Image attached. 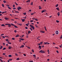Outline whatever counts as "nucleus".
Returning a JSON list of instances; mask_svg holds the SVG:
<instances>
[{"instance_id":"a211bd4d","label":"nucleus","mask_w":62,"mask_h":62,"mask_svg":"<svg viewBox=\"0 0 62 62\" xmlns=\"http://www.w3.org/2000/svg\"><path fill=\"white\" fill-rule=\"evenodd\" d=\"M45 53V51H43L42 50V54H43V53Z\"/></svg>"},{"instance_id":"f3484780","label":"nucleus","mask_w":62,"mask_h":62,"mask_svg":"<svg viewBox=\"0 0 62 62\" xmlns=\"http://www.w3.org/2000/svg\"><path fill=\"white\" fill-rule=\"evenodd\" d=\"M2 48H3V46H1L0 47V49L1 50V49H2Z\"/></svg>"},{"instance_id":"774afa93","label":"nucleus","mask_w":62,"mask_h":62,"mask_svg":"<svg viewBox=\"0 0 62 62\" xmlns=\"http://www.w3.org/2000/svg\"><path fill=\"white\" fill-rule=\"evenodd\" d=\"M23 55H24V56H26V54H23Z\"/></svg>"},{"instance_id":"2f4dec72","label":"nucleus","mask_w":62,"mask_h":62,"mask_svg":"<svg viewBox=\"0 0 62 62\" xmlns=\"http://www.w3.org/2000/svg\"><path fill=\"white\" fill-rule=\"evenodd\" d=\"M32 52L33 53H34V50L32 49L31 50Z\"/></svg>"},{"instance_id":"de8ad7c7","label":"nucleus","mask_w":62,"mask_h":62,"mask_svg":"<svg viewBox=\"0 0 62 62\" xmlns=\"http://www.w3.org/2000/svg\"><path fill=\"white\" fill-rule=\"evenodd\" d=\"M33 4V2H32L31 3V5H32Z\"/></svg>"},{"instance_id":"4be33fe9","label":"nucleus","mask_w":62,"mask_h":62,"mask_svg":"<svg viewBox=\"0 0 62 62\" xmlns=\"http://www.w3.org/2000/svg\"><path fill=\"white\" fill-rule=\"evenodd\" d=\"M44 12H45V10H43L41 12L42 13H43Z\"/></svg>"},{"instance_id":"13d9d810","label":"nucleus","mask_w":62,"mask_h":62,"mask_svg":"<svg viewBox=\"0 0 62 62\" xmlns=\"http://www.w3.org/2000/svg\"><path fill=\"white\" fill-rule=\"evenodd\" d=\"M57 53H59V52H58V51L57 50L56 51Z\"/></svg>"},{"instance_id":"2eb2a0df","label":"nucleus","mask_w":62,"mask_h":62,"mask_svg":"<svg viewBox=\"0 0 62 62\" xmlns=\"http://www.w3.org/2000/svg\"><path fill=\"white\" fill-rule=\"evenodd\" d=\"M4 13H7V11H6L5 12H3L2 13H1L2 14H3Z\"/></svg>"},{"instance_id":"69168bd1","label":"nucleus","mask_w":62,"mask_h":62,"mask_svg":"<svg viewBox=\"0 0 62 62\" xmlns=\"http://www.w3.org/2000/svg\"><path fill=\"white\" fill-rule=\"evenodd\" d=\"M3 44L4 45H5V44L4 43H3Z\"/></svg>"},{"instance_id":"7c9ffc66","label":"nucleus","mask_w":62,"mask_h":62,"mask_svg":"<svg viewBox=\"0 0 62 62\" xmlns=\"http://www.w3.org/2000/svg\"><path fill=\"white\" fill-rule=\"evenodd\" d=\"M47 43H48V42H45L44 43V44H47Z\"/></svg>"},{"instance_id":"393cba45","label":"nucleus","mask_w":62,"mask_h":62,"mask_svg":"<svg viewBox=\"0 0 62 62\" xmlns=\"http://www.w3.org/2000/svg\"><path fill=\"white\" fill-rule=\"evenodd\" d=\"M20 60V59H19V58H18L16 59V60Z\"/></svg>"},{"instance_id":"5fc2aeb1","label":"nucleus","mask_w":62,"mask_h":62,"mask_svg":"<svg viewBox=\"0 0 62 62\" xmlns=\"http://www.w3.org/2000/svg\"><path fill=\"white\" fill-rule=\"evenodd\" d=\"M25 28L26 29H28V28H27V27H25Z\"/></svg>"},{"instance_id":"9b49d317","label":"nucleus","mask_w":62,"mask_h":62,"mask_svg":"<svg viewBox=\"0 0 62 62\" xmlns=\"http://www.w3.org/2000/svg\"><path fill=\"white\" fill-rule=\"evenodd\" d=\"M44 28H45V29L46 30V31H47V29H46V27L45 26H44Z\"/></svg>"},{"instance_id":"6ab92c4d","label":"nucleus","mask_w":62,"mask_h":62,"mask_svg":"<svg viewBox=\"0 0 62 62\" xmlns=\"http://www.w3.org/2000/svg\"><path fill=\"white\" fill-rule=\"evenodd\" d=\"M11 25H12V26H15V25L13 23H11Z\"/></svg>"},{"instance_id":"58836bf2","label":"nucleus","mask_w":62,"mask_h":62,"mask_svg":"<svg viewBox=\"0 0 62 62\" xmlns=\"http://www.w3.org/2000/svg\"><path fill=\"white\" fill-rule=\"evenodd\" d=\"M3 2L4 3H6V1L5 0H4L3 1Z\"/></svg>"},{"instance_id":"4c0bfd02","label":"nucleus","mask_w":62,"mask_h":62,"mask_svg":"<svg viewBox=\"0 0 62 62\" xmlns=\"http://www.w3.org/2000/svg\"><path fill=\"white\" fill-rule=\"evenodd\" d=\"M6 41H7V42H8L9 41H8V39H7L6 40Z\"/></svg>"},{"instance_id":"f257e3e1","label":"nucleus","mask_w":62,"mask_h":62,"mask_svg":"<svg viewBox=\"0 0 62 62\" xmlns=\"http://www.w3.org/2000/svg\"><path fill=\"white\" fill-rule=\"evenodd\" d=\"M30 27H31V28H32L33 30H34V29H35V27H34L33 26L31 25H30Z\"/></svg>"},{"instance_id":"6e6552de","label":"nucleus","mask_w":62,"mask_h":62,"mask_svg":"<svg viewBox=\"0 0 62 62\" xmlns=\"http://www.w3.org/2000/svg\"><path fill=\"white\" fill-rule=\"evenodd\" d=\"M39 48L40 49H41V46H39Z\"/></svg>"},{"instance_id":"8fccbe9b","label":"nucleus","mask_w":62,"mask_h":62,"mask_svg":"<svg viewBox=\"0 0 62 62\" xmlns=\"http://www.w3.org/2000/svg\"><path fill=\"white\" fill-rule=\"evenodd\" d=\"M42 50H41L39 52V53H42Z\"/></svg>"},{"instance_id":"7ed1b4c3","label":"nucleus","mask_w":62,"mask_h":62,"mask_svg":"<svg viewBox=\"0 0 62 62\" xmlns=\"http://www.w3.org/2000/svg\"><path fill=\"white\" fill-rule=\"evenodd\" d=\"M59 33V32H58V31H55L56 34V35H58Z\"/></svg>"},{"instance_id":"c9c22d12","label":"nucleus","mask_w":62,"mask_h":62,"mask_svg":"<svg viewBox=\"0 0 62 62\" xmlns=\"http://www.w3.org/2000/svg\"><path fill=\"white\" fill-rule=\"evenodd\" d=\"M33 56H34V57H36V55H35V54L33 55Z\"/></svg>"},{"instance_id":"052dcab7","label":"nucleus","mask_w":62,"mask_h":62,"mask_svg":"<svg viewBox=\"0 0 62 62\" xmlns=\"http://www.w3.org/2000/svg\"><path fill=\"white\" fill-rule=\"evenodd\" d=\"M30 29L31 30V31H32V28H30Z\"/></svg>"},{"instance_id":"9d476101","label":"nucleus","mask_w":62,"mask_h":62,"mask_svg":"<svg viewBox=\"0 0 62 62\" xmlns=\"http://www.w3.org/2000/svg\"><path fill=\"white\" fill-rule=\"evenodd\" d=\"M40 32H41V33H44L45 32L44 31H40Z\"/></svg>"},{"instance_id":"412c9836","label":"nucleus","mask_w":62,"mask_h":62,"mask_svg":"<svg viewBox=\"0 0 62 62\" xmlns=\"http://www.w3.org/2000/svg\"><path fill=\"white\" fill-rule=\"evenodd\" d=\"M19 24L20 25V26H22V23H19Z\"/></svg>"},{"instance_id":"603ef678","label":"nucleus","mask_w":62,"mask_h":62,"mask_svg":"<svg viewBox=\"0 0 62 62\" xmlns=\"http://www.w3.org/2000/svg\"><path fill=\"white\" fill-rule=\"evenodd\" d=\"M8 24H5V25H8Z\"/></svg>"},{"instance_id":"aec40b11","label":"nucleus","mask_w":62,"mask_h":62,"mask_svg":"<svg viewBox=\"0 0 62 62\" xmlns=\"http://www.w3.org/2000/svg\"><path fill=\"white\" fill-rule=\"evenodd\" d=\"M19 39L22 40H24V39H22V38H20Z\"/></svg>"},{"instance_id":"338daca9","label":"nucleus","mask_w":62,"mask_h":62,"mask_svg":"<svg viewBox=\"0 0 62 62\" xmlns=\"http://www.w3.org/2000/svg\"><path fill=\"white\" fill-rule=\"evenodd\" d=\"M33 61H29V62H33Z\"/></svg>"},{"instance_id":"4468645a","label":"nucleus","mask_w":62,"mask_h":62,"mask_svg":"<svg viewBox=\"0 0 62 62\" xmlns=\"http://www.w3.org/2000/svg\"><path fill=\"white\" fill-rule=\"evenodd\" d=\"M1 26H5V25L4 24H2L1 25Z\"/></svg>"},{"instance_id":"72a5a7b5","label":"nucleus","mask_w":62,"mask_h":62,"mask_svg":"<svg viewBox=\"0 0 62 62\" xmlns=\"http://www.w3.org/2000/svg\"><path fill=\"white\" fill-rule=\"evenodd\" d=\"M56 9H57V10H59V8H56Z\"/></svg>"},{"instance_id":"c85d7f7f","label":"nucleus","mask_w":62,"mask_h":62,"mask_svg":"<svg viewBox=\"0 0 62 62\" xmlns=\"http://www.w3.org/2000/svg\"><path fill=\"white\" fill-rule=\"evenodd\" d=\"M12 39L13 40H15V39L14 38H12Z\"/></svg>"},{"instance_id":"79ce46f5","label":"nucleus","mask_w":62,"mask_h":62,"mask_svg":"<svg viewBox=\"0 0 62 62\" xmlns=\"http://www.w3.org/2000/svg\"><path fill=\"white\" fill-rule=\"evenodd\" d=\"M2 6L3 7H4V4H2Z\"/></svg>"},{"instance_id":"bf43d9fd","label":"nucleus","mask_w":62,"mask_h":62,"mask_svg":"<svg viewBox=\"0 0 62 62\" xmlns=\"http://www.w3.org/2000/svg\"><path fill=\"white\" fill-rule=\"evenodd\" d=\"M26 25V26H27L28 27V25L27 24H25Z\"/></svg>"},{"instance_id":"3c124183","label":"nucleus","mask_w":62,"mask_h":62,"mask_svg":"<svg viewBox=\"0 0 62 62\" xmlns=\"http://www.w3.org/2000/svg\"><path fill=\"white\" fill-rule=\"evenodd\" d=\"M2 38H4V39H5V37L4 36H2Z\"/></svg>"},{"instance_id":"e2e57ef3","label":"nucleus","mask_w":62,"mask_h":62,"mask_svg":"<svg viewBox=\"0 0 62 62\" xmlns=\"http://www.w3.org/2000/svg\"><path fill=\"white\" fill-rule=\"evenodd\" d=\"M13 7H15V5H13Z\"/></svg>"},{"instance_id":"6e6d98bb","label":"nucleus","mask_w":62,"mask_h":62,"mask_svg":"<svg viewBox=\"0 0 62 62\" xmlns=\"http://www.w3.org/2000/svg\"><path fill=\"white\" fill-rule=\"evenodd\" d=\"M8 8L9 9H11V8H10V7H8Z\"/></svg>"},{"instance_id":"0e129e2a","label":"nucleus","mask_w":62,"mask_h":62,"mask_svg":"<svg viewBox=\"0 0 62 62\" xmlns=\"http://www.w3.org/2000/svg\"><path fill=\"white\" fill-rule=\"evenodd\" d=\"M15 4L16 5H18V4L16 2H15Z\"/></svg>"},{"instance_id":"1a4fd4ad","label":"nucleus","mask_w":62,"mask_h":62,"mask_svg":"<svg viewBox=\"0 0 62 62\" xmlns=\"http://www.w3.org/2000/svg\"><path fill=\"white\" fill-rule=\"evenodd\" d=\"M12 48V47L10 46H9L8 48L9 49H10Z\"/></svg>"},{"instance_id":"20e7f679","label":"nucleus","mask_w":62,"mask_h":62,"mask_svg":"<svg viewBox=\"0 0 62 62\" xmlns=\"http://www.w3.org/2000/svg\"><path fill=\"white\" fill-rule=\"evenodd\" d=\"M24 47V46L23 45H22V46L20 47V48H23Z\"/></svg>"},{"instance_id":"f704fd0d","label":"nucleus","mask_w":62,"mask_h":62,"mask_svg":"<svg viewBox=\"0 0 62 62\" xmlns=\"http://www.w3.org/2000/svg\"><path fill=\"white\" fill-rule=\"evenodd\" d=\"M43 43V42H40V44L41 45Z\"/></svg>"},{"instance_id":"a878e982","label":"nucleus","mask_w":62,"mask_h":62,"mask_svg":"<svg viewBox=\"0 0 62 62\" xmlns=\"http://www.w3.org/2000/svg\"><path fill=\"white\" fill-rule=\"evenodd\" d=\"M8 44H11V43L10 42H8Z\"/></svg>"},{"instance_id":"dca6fc26","label":"nucleus","mask_w":62,"mask_h":62,"mask_svg":"<svg viewBox=\"0 0 62 62\" xmlns=\"http://www.w3.org/2000/svg\"><path fill=\"white\" fill-rule=\"evenodd\" d=\"M22 22H23L25 21V19H22Z\"/></svg>"},{"instance_id":"bb28decb","label":"nucleus","mask_w":62,"mask_h":62,"mask_svg":"<svg viewBox=\"0 0 62 62\" xmlns=\"http://www.w3.org/2000/svg\"><path fill=\"white\" fill-rule=\"evenodd\" d=\"M14 27H15V28H18V27L17 26H16L15 25L14 26Z\"/></svg>"},{"instance_id":"09e8293b","label":"nucleus","mask_w":62,"mask_h":62,"mask_svg":"<svg viewBox=\"0 0 62 62\" xmlns=\"http://www.w3.org/2000/svg\"><path fill=\"white\" fill-rule=\"evenodd\" d=\"M34 19H35V20H36V21H38V20L37 19V18H36Z\"/></svg>"},{"instance_id":"b1692460","label":"nucleus","mask_w":62,"mask_h":62,"mask_svg":"<svg viewBox=\"0 0 62 62\" xmlns=\"http://www.w3.org/2000/svg\"><path fill=\"white\" fill-rule=\"evenodd\" d=\"M35 26L37 28H38V27H39L37 25H35Z\"/></svg>"},{"instance_id":"49530a36","label":"nucleus","mask_w":62,"mask_h":62,"mask_svg":"<svg viewBox=\"0 0 62 62\" xmlns=\"http://www.w3.org/2000/svg\"><path fill=\"white\" fill-rule=\"evenodd\" d=\"M26 13H23V14H24V15H26Z\"/></svg>"},{"instance_id":"a19ab883","label":"nucleus","mask_w":62,"mask_h":62,"mask_svg":"<svg viewBox=\"0 0 62 62\" xmlns=\"http://www.w3.org/2000/svg\"><path fill=\"white\" fill-rule=\"evenodd\" d=\"M6 6L7 7H9V5H6Z\"/></svg>"},{"instance_id":"f8f14e48","label":"nucleus","mask_w":62,"mask_h":62,"mask_svg":"<svg viewBox=\"0 0 62 62\" xmlns=\"http://www.w3.org/2000/svg\"><path fill=\"white\" fill-rule=\"evenodd\" d=\"M30 0H27L26 2H27L28 3H29L30 2Z\"/></svg>"},{"instance_id":"ea45409f","label":"nucleus","mask_w":62,"mask_h":62,"mask_svg":"<svg viewBox=\"0 0 62 62\" xmlns=\"http://www.w3.org/2000/svg\"><path fill=\"white\" fill-rule=\"evenodd\" d=\"M15 54V55H16V56H18V54H17V53H16Z\"/></svg>"},{"instance_id":"e433bc0d","label":"nucleus","mask_w":62,"mask_h":62,"mask_svg":"<svg viewBox=\"0 0 62 62\" xmlns=\"http://www.w3.org/2000/svg\"><path fill=\"white\" fill-rule=\"evenodd\" d=\"M58 4H57L55 6L56 7H58Z\"/></svg>"},{"instance_id":"37998d69","label":"nucleus","mask_w":62,"mask_h":62,"mask_svg":"<svg viewBox=\"0 0 62 62\" xmlns=\"http://www.w3.org/2000/svg\"><path fill=\"white\" fill-rule=\"evenodd\" d=\"M56 22H57V23H58L59 22V21H58V20H56Z\"/></svg>"},{"instance_id":"a18cd8bd","label":"nucleus","mask_w":62,"mask_h":62,"mask_svg":"<svg viewBox=\"0 0 62 62\" xmlns=\"http://www.w3.org/2000/svg\"><path fill=\"white\" fill-rule=\"evenodd\" d=\"M5 37H6V38H8V36H5Z\"/></svg>"},{"instance_id":"ddd939ff","label":"nucleus","mask_w":62,"mask_h":62,"mask_svg":"<svg viewBox=\"0 0 62 62\" xmlns=\"http://www.w3.org/2000/svg\"><path fill=\"white\" fill-rule=\"evenodd\" d=\"M19 36V34H17L16 36V38H17V37H18Z\"/></svg>"},{"instance_id":"5701e85b","label":"nucleus","mask_w":62,"mask_h":62,"mask_svg":"<svg viewBox=\"0 0 62 62\" xmlns=\"http://www.w3.org/2000/svg\"><path fill=\"white\" fill-rule=\"evenodd\" d=\"M11 55H8V56L9 57H11Z\"/></svg>"},{"instance_id":"0eeeda50","label":"nucleus","mask_w":62,"mask_h":62,"mask_svg":"<svg viewBox=\"0 0 62 62\" xmlns=\"http://www.w3.org/2000/svg\"><path fill=\"white\" fill-rule=\"evenodd\" d=\"M57 15L58 16H59V15H60V13L59 12H58L57 14Z\"/></svg>"},{"instance_id":"4d7b16f0","label":"nucleus","mask_w":62,"mask_h":62,"mask_svg":"<svg viewBox=\"0 0 62 62\" xmlns=\"http://www.w3.org/2000/svg\"><path fill=\"white\" fill-rule=\"evenodd\" d=\"M60 39H62V35H61V37L60 38Z\"/></svg>"},{"instance_id":"423d86ee","label":"nucleus","mask_w":62,"mask_h":62,"mask_svg":"<svg viewBox=\"0 0 62 62\" xmlns=\"http://www.w3.org/2000/svg\"><path fill=\"white\" fill-rule=\"evenodd\" d=\"M5 19L6 20H9V18L7 17H5Z\"/></svg>"},{"instance_id":"c756f323","label":"nucleus","mask_w":62,"mask_h":62,"mask_svg":"<svg viewBox=\"0 0 62 62\" xmlns=\"http://www.w3.org/2000/svg\"><path fill=\"white\" fill-rule=\"evenodd\" d=\"M6 47H4L3 49V50H6Z\"/></svg>"},{"instance_id":"c03bdc74","label":"nucleus","mask_w":62,"mask_h":62,"mask_svg":"<svg viewBox=\"0 0 62 62\" xmlns=\"http://www.w3.org/2000/svg\"><path fill=\"white\" fill-rule=\"evenodd\" d=\"M15 12H16V13H19V12L18 11H15Z\"/></svg>"},{"instance_id":"cd10ccee","label":"nucleus","mask_w":62,"mask_h":62,"mask_svg":"<svg viewBox=\"0 0 62 62\" xmlns=\"http://www.w3.org/2000/svg\"><path fill=\"white\" fill-rule=\"evenodd\" d=\"M31 33V31H28V34H29V33Z\"/></svg>"},{"instance_id":"f03ea898","label":"nucleus","mask_w":62,"mask_h":62,"mask_svg":"<svg viewBox=\"0 0 62 62\" xmlns=\"http://www.w3.org/2000/svg\"><path fill=\"white\" fill-rule=\"evenodd\" d=\"M17 8L18 9V10H20V9H22V8H21V7H19L18 8Z\"/></svg>"},{"instance_id":"39448f33","label":"nucleus","mask_w":62,"mask_h":62,"mask_svg":"<svg viewBox=\"0 0 62 62\" xmlns=\"http://www.w3.org/2000/svg\"><path fill=\"white\" fill-rule=\"evenodd\" d=\"M8 26L9 27H10L11 26V24H8Z\"/></svg>"},{"instance_id":"680f3d73","label":"nucleus","mask_w":62,"mask_h":62,"mask_svg":"<svg viewBox=\"0 0 62 62\" xmlns=\"http://www.w3.org/2000/svg\"><path fill=\"white\" fill-rule=\"evenodd\" d=\"M26 37L27 38H28V36L27 35H26Z\"/></svg>"},{"instance_id":"473e14b6","label":"nucleus","mask_w":62,"mask_h":62,"mask_svg":"<svg viewBox=\"0 0 62 62\" xmlns=\"http://www.w3.org/2000/svg\"><path fill=\"white\" fill-rule=\"evenodd\" d=\"M34 22V21L32 20H31L30 21V23H31V22Z\"/></svg>"},{"instance_id":"864d4df0","label":"nucleus","mask_w":62,"mask_h":62,"mask_svg":"<svg viewBox=\"0 0 62 62\" xmlns=\"http://www.w3.org/2000/svg\"><path fill=\"white\" fill-rule=\"evenodd\" d=\"M14 31L15 32H16H16H17V31L16 30H15Z\"/></svg>"}]
</instances>
